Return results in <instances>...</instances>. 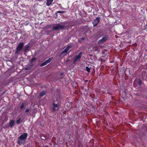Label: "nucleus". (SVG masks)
<instances>
[{"mask_svg":"<svg viewBox=\"0 0 147 147\" xmlns=\"http://www.w3.org/2000/svg\"><path fill=\"white\" fill-rule=\"evenodd\" d=\"M28 134L24 133L20 136L18 138L17 143L20 145H24L27 138Z\"/></svg>","mask_w":147,"mask_h":147,"instance_id":"1","label":"nucleus"},{"mask_svg":"<svg viewBox=\"0 0 147 147\" xmlns=\"http://www.w3.org/2000/svg\"><path fill=\"white\" fill-rule=\"evenodd\" d=\"M45 94V92L44 91H42L41 92L40 94V96L41 97L43 96Z\"/></svg>","mask_w":147,"mask_h":147,"instance_id":"14","label":"nucleus"},{"mask_svg":"<svg viewBox=\"0 0 147 147\" xmlns=\"http://www.w3.org/2000/svg\"><path fill=\"white\" fill-rule=\"evenodd\" d=\"M88 81V80H86L84 81V82H87Z\"/></svg>","mask_w":147,"mask_h":147,"instance_id":"22","label":"nucleus"},{"mask_svg":"<svg viewBox=\"0 0 147 147\" xmlns=\"http://www.w3.org/2000/svg\"><path fill=\"white\" fill-rule=\"evenodd\" d=\"M52 59L51 58H49L48 60H46L44 62L42 63L40 65V66H43L46 65L47 63H49L51 60Z\"/></svg>","mask_w":147,"mask_h":147,"instance_id":"8","label":"nucleus"},{"mask_svg":"<svg viewBox=\"0 0 147 147\" xmlns=\"http://www.w3.org/2000/svg\"><path fill=\"white\" fill-rule=\"evenodd\" d=\"M63 73H61V74H60V75L61 76L63 75Z\"/></svg>","mask_w":147,"mask_h":147,"instance_id":"23","label":"nucleus"},{"mask_svg":"<svg viewBox=\"0 0 147 147\" xmlns=\"http://www.w3.org/2000/svg\"><path fill=\"white\" fill-rule=\"evenodd\" d=\"M100 18L99 17H97L96 19L93 21L92 23L94 26H95L98 23L100 20Z\"/></svg>","mask_w":147,"mask_h":147,"instance_id":"5","label":"nucleus"},{"mask_svg":"<svg viewBox=\"0 0 147 147\" xmlns=\"http://www.w3.org/2000/svg\"><path fill=\"white\" fill-rule=\"evenodd\" d=\"M65 26V25H63L60 24H58L55 25L53 26V30H60L63 28Z\"/></svg>","mask_w":147,"mask_h":147,"instance_id":"4","label":"nucleus"},{"mask_svg":"<svg viewBox=\"0 0 147 147\" xmlns=\"http://www.w3.org/2000/svg\"><path fill=\"white\" fill-rule=\"evenodd\" d=\"M82 52H80L78 55L74 57L73 63L74 64H76L79 62L82 55Z\"/></svg>","mask_w":147,"mask_h":147,"instance_id":"2","label":"nucleus"},{"mask_svg":"<svg viewBox=\"0 0 147 147\" xmlns=\"http://www.w3.org/2000/svg\"><path fill=\"white\" fill-rule=\"evenodd\" d=\"M36 60V58H32L30 60V63H32L35 60Z\"/></svg>","mask_w":147,"mask_h":147,"instance_id":"18","label":"nucleus"},{"mask_svg":"<svg viewBox=\"0 0 147 147\" xmlns=\"http://www.w3.org/2000/svg\"><path fill=\"white\" fill-rule=\"evenodd\" d=\"M86 69L87 71L88 72H90V68L88 67H86Z\"/></svg>","mask_w":147,"mask_h":147,"instance_id":"17","label":"nucleus"},{"mask_svg":"<svg viewBox=\"0 0 147 147\" xmlns=\"http://www.w3.org/2000/svg\"><path fill=\"white\" fill-rule=\"evenodd\" d=\"M59 105L57 104H56L55 103H53V107L52 108V111H57L58 109Z\"/></svg>","mask_w":147,"mask_h":147,"instance_id":"9","label":"nucleus"},{"mask_svg":"<svg viewBox=\"0 0 147 147\" xmlns=\"http://www.w3.org/2000/svg\"><path fill=\"white\" fill-rule=\"evenodd\" d=\"M71 47V46L69 45L68 46L66 49H65L61 53L62 54L66 53L67 52H69L70 51L69 50V49Z\"/></svg>","mask_w":147,"mask_h":147,"instance_id":"7","label":"nucleus"},{"mask_svg":"<svg viewBox=\"0 0 147 147\" xmlns=\"http://www.w3.org/2000/svg\"><path fill=\"white\" fill-rule=\"evenodd\" d=\"M65 12V11H57V13H64Z\"/></svg>","mask_w":147,"mask_h":147,"instance_id":"19","label":"nucleus"},{"mask_svg":"<svg viewBox=\"0 0 147 147\" xmlns=\"http://www.w3.org/2000/svg\"><path fill=\"white\" fill-rule=\"evenodd\" d=\"M21 118H19V119H18V120L17 121H16L17 123L18 124H20L21 123Z\"/></svg>","mask_w":147,"mask_h":147,"instance_id":"15","label":"nucleus"},{"mask_svg":"<svg viewBox=\"0 0 147 147\" xmlns=\"http://www.w3.org/2000/svg\"><path fill=\"white\" fill-rule=\"evenodd\" d=\"M24 43L23 42H20L18 44L16 48V50L15 51L16 54H18L23 48Z\"/></svg>","mask_w":147,"mask_h":147,"instance_id":"3","label":"nucleus"},{"mask_svg":"<svg viewBox=\"0 0 147 147\" xmlns=\"http://www.w3.org/2000/svg\"><path fill=\"white\" fill-rule=\"evenodd\" d=\"M14 121L13 120L11 121L9 123V127H12L14 125Z\"/></svg>","mask_w":147,"mask_h":147,"instance_id":"11","label":"nucleus"},{"mask_svg":"<svg viewBox=\"0 0 147 147\" xmlns=\"http://www.w3.org/2000/svg\"><path fill=\"white\" fill-rule=\"evenodd\" d=\"M25 107V103H22V104H21V105L20 106V109H22L24 108Z\"/></svg>","mask_w":147,"mask_h":147,"instance_id":"13","label":"nucleus"},{"mask_svg":"<svg viewBox=\"0 0 147 147\" xmlns=\"http://www.w3.org/2000/svg\"><path fill=\"white\" fill-rule=\"evenodd\" d=\"M33 65L32 64H31V65L28 66L27 67L25 68V70H30V69H31L32 67V66Z\"/></svg>","mask_w":147,"mask_h":147,"instance_id":"12","label":"nucleus"},{"mask_svg":"<svg viewBox=\"0 0 147 147\" xmlns=\"http://www.w3.org/2000/svg\"><path fill=\"white\" fill-rule=\"evenodd\" d=\"M53 0H47L46 4L47 6H49L51 5Z\"/></svg>","mask_w":147,"mask_h":147,"instance_id":"10","label":"nucleus"},{"mask_svg":"<svg viewBox=\"0 0 147 147\" xmlns=\"http://www.w3.org/2000/svg\"><path fill=\"white\" fill-rule=\"evenodd\" d=\"M29 111H30L29 109L28 108H27L26 109V110H25V112H28Z\"/></svg>","mask_w":147,"mask_h":147,"instance_id":"21","label":"nucleus"},{"mask_svg":"<svg viewBox=\"0 0 147 147\" xmlns=\"http://www.w3.org/2000/svg\"><path fill=\"white\" fill-rule=\"evenodd\" d=\"M142 82L141 81V80L140 79L139 80V82H138V84L139 85H141L142 84Z\"/></svg>","mask_w":147,"mask_h":147,"instance_id":"20","label":"nucleus"},{"mask_svg":"<svg viewBox=\"0 0 147 147\" xmlns=\"http://www.w3.org/2000/svg\"><path fill=\"white\" fill-rule=\"evenodd\" d=\"M108 37L106 36L103 37L101 39L99 40L98 42L99 44H101L106 41L108 39Z\"/></svg>","mask_w":147,"mask_h":147,"instance_id":"6","label":"nucleus"},{"mask_svg":"<svg viewBox=\"0 0 147 147\" xmlns=\"http://www.w3.org/2000/svg\"><path fill=\"white\" fill-rule=\"evenodd\" d=\"M29 46H28V45H26L24 48V51H26L29 49Z\"/></svg>","mask_w":147,"mask_h":147,"instance_id":"16","label":"nucleus"},{"mask_svg":"<svg viewBox=\"0 0 147 147\" xmlns=\"http://www.w3.org/2000/svg\"><path fill=\"white\" fill-rule=\"evenodd\" d=\"M81 39L82 40H84V38H82Z\"/></svg>","mask_w":147,"mask_h":147,"instance_id":"24","label":"nucleus"}]
</instances>
